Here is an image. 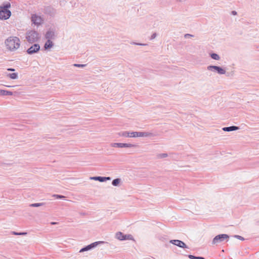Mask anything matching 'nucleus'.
I'll list each match as a JSON object with an SVG mask.
<instances>
[{"mask_svg":"<svg viewBox=\"0 0 259 259\" xmlns=\"http://www.w3.org/2000/svg\"><path fill=\"white\" fill-rule=\"evenodd\" d=\"M7 49L10 51H15L20 46V40L16 36H10L5 41Z\"/></svg>","mask_w":259,"mask_h":259,"instance_id":"f257e3e1","label":"nucleus"},{"mask_svg":"<svg viewBox=\"0 0 259 259\" xmlns=\"http://www.w3.org/2000/svg\"><path fill=\"white\" fill-rule=\"evenodd\" d=\"M11 7L10 3L6 4L5 5L0 7V19L2 20H6L9 19L11 15V12L8 10Z\"/></svg>","mask_w":259,"mask_h":259,"instance_id":"f03ea898","label":"nucleus"},{"mask_svg":"<svg viewBox=\"0 0 259 259\" xmlns=\"http://www.w3.org/2000/svg\"><path fill=\"white\" fill-rule=\"evenodd\" d=\"M152 134L149 133L145 132H124L122 134V136L125 137L130 138H136V137H148L151 136Z\"/></svg>","mask_w":259,"mask_h":259,"instance_id":"7ed1b4c3","label":"nucleus"},{"mask_svg":"<svg viewBox=\"0 0 259 259\" xmlns=\"http://www.w3.org/2000/svg\"><path fill=\"white\" fill-rule=\"evenodd\" d=\"M229 236L227 234H221L216 236L212 240V244H216L223 242L224 240L228 239Z\"/></svg>","mask_w":259,"mask_h":259,"instance_id":"20e7f679","label":"nucleus"},{"mask_svg":"<svg viewBox=\"0 0 259 259\" xmlns=\"http://www.w3.org/2000/svg\"><path fill=\"white\" fill-rule=\"evenodd\" d=\"M26 38L30 42H35L38 39V34L35 31H30L28 33Z\"/></svg>","mask_w":259,"mask_h":259,"instance_id":"39448f33","label":"nucleus"},{"mask_svg":"<svg viewBox=\"0 0 259 259\" xmlns=\"http://www.w3.org/2000/svg\"><path fill=\"white\" fill-rule=\"evenodd\" d=\"M111 146L114 148H131L136 147V145L132 144L113 143L111 144Z\"/></svg>","mask_w":259,"mask_h":259,"instance_id":"423d86ee","label":"nucleus"},{"mask_svg":"<svg viewBox=\"0 0 259 259\" xmlns=\"http://www.w3.org/2000/svg\"><path fill=\"white\" fill-rule=\"evenodd\" d=\"M103 242H102V241H98V242H94V243H92V244L87 246L86 247L81 249L80 250L79 252H83V251H88L89 250H90L92 248L96 247L98 244H100V243H102Z\"/></svg>","mask_w":259,"mask_h":259,"instance_id":"0eeeda50","label":"nucleus"},{"mask_svg":"<svg viewBox=\"0 0 259 259\" xmlns=\"http://www.w3.org/2000/svg\"><path fill=\"white\" fill-rule=\"evenodd\" d=\"M31 20L33 23L36 25H39L42 22V19L40 16L36 15H33L31 17Z\"/></svg>","mask_w":259,"mask_h":259,"instance_id":"6e6552de","label":"nucleus"},{"mask_svg":"<svg viewBox=\"0 0 259 259\" xmlns=\"http://www.w3.org/2000/svg\"><path fill=\"white\" fill-rule=\"evenodd\" d=\"M170 242L175 245L181 248H187V246L184 242L179 240H171Z\"/></svg>","mask_w":259,"mask_h":259,"instance_id":"1a4fd4ad","label":"nucleus"},{"mask_svg":"<svg viewBox=\"0 0 259 259\" xmlns=\"http://www.w3.org/2000/svg\"><path fill=\"white\" fill-rule=\"evenodd\" d=\"M40 49L39 46L37 44H34L29 48L27 52L29 54H32L33 53L37 52Z\"/></svg>","mask_w":259,"mask_h":259,"instance_id":"9d476101","label":"nucleus"},{"mask_svg":"<svg viewBox=\"0 0 259 259\" xmlns=\"http://www.w3.org/2000/svg\"><path fill=\"white\" fill-rule=\"evenodd\" d=\"M208 68L209 69H210L211 68H213L219 74H224L225 73L226 71L225 70L220 67H218V66H210L208 67Z\"/></svg>","mask_w":259,"mask_h":259,"instance_id":"9b49d317","label":"nucleus"},{"mask_svg":"<svg viewBox=\"0 0 259 259\" xmlns=\"http://www.w3.org/2000/svg\"><path fill=\"white\" fill-rule=\"evenodd\" d=\"M116 237L120 240H125L127 238L126 236L124 235L123 233L120 232H117L116 234Z\"/></svg>","mask_w":259,"mask_h":259,"instance_id":"f8f14e48","label":"nucleus"},{"mask_svg":"<svg viewBox=\"0 0 259 259\" xmlns=\"http://www.w3.org/2000/svg\"><path fill=\"white\" fill-rule=\"evenodd\" d=\"M12 95L13 93L11 92L0 90V96H11Z\"/></svg>","mask_w":259,"mask_h":259,"instance_id":"ddd939ff","label":"nucleus"},{"mask_svg":"<svg viewBox=\"0 0 259 259\" xmlns=\"http://www.w3.org/2000/svg\"><path fill=\"white\" fill-rule=\"evenodd\" d=\"M238 128V127L237 126H230V127H224V128H223V130L225 131L230 132V131L236 130Z\"/></svg>","mask_w":259,"mask_h":259,"instance_id":"4468645a","label":"nucleus"},{"mask_svg":"<svg viewBox=\"0 0 259 259\" xmlns=\"http://www.w3.org/2000/svg\"><path fill=\"white\" fill-rule=\"evenodd\" d=\"M53 46V42L50 40H48L45 45V48L46 49H50Z\"/></svg>","mask_w":259,"mask_h":259,"instance_id":"2eb2a0df","label":"nucleus"},{"mask_svg":"<svg viewBox=\"0 0 259 259\" xmlns=\"http://www.w3.org/2000/svg\"><path fill=\"white\" fill-rule=\"evenodd\" d=\"M7 76L9 77L11 79H16L18 77L17 73H9L7 74Z\"/></svg>","mask_w":259,"mask_h":259,"instance_id":"dca6fc26","label":"nucleus"},{"mask_svg":"<svg viewBox=\"0 0 259 259\" xmlns=\"http://www.w3.org/2000/svg\"><path fill=\"white\" fill-rule=\"evenodd\" d=\"M99 181L100 182H104L106 180H110L111 179L110 177H99Z\"/></svg>","mask_w":259,"mask_h":259,"instance_id":"f3484780","label":"nucleus"},{"mask_svg":"<svg viewBox=\"0 0 259 259\" xmlns=\"http://www.w3.org/2000/svg\"><path fill=\"white\" fill-rule=\"evenodd\" d=\"M211 57L212 59H214V60H218L220 59V57L219 56V55L217 54H212L211 55Z\"/></svg>","mask_w":259,"mask_h":259,"instance_id":"a211bd4d","label":"nucleus"},{"mask_svg":"<svg viewBox=\"0 0 259 259\" xmlns=\"http://www.w3.org/2000/svg\"><path fill=\"white\" fill-rule=\"evenodd\" d=\"M119 182H120L119 179H116L112 181V185L114 186H117L119 184Z\"/></svg>","mask_w":259,"mask_h":259,"instance_id":"6ab92c4d","label":"nucleus"},{"mask_svg":"<svg viewBox=\"0 0 259 259\" xmlns=\"http://www.w3.org/2000/svg\"><path fill=\"white\" fill-rule=\"evenodd\" d=\"M53 35L54 34L51 32H48L47 33L46 36L47 38H51Z\"/></svg>","mask_w":259,"mask_h":259,"instance_id":"aec40b11","label":"nucleus"},{"mask_svg":"<svg viewBox=\"0 0 259 259\" xmlns=\"http://www.w3.org/2000/svg\"><path fill=\"white\" fill-rule=\"evenodd\" d=\"M40 205H41L40 203H33V204H31V206H33V207H37V206H39Z\"/></svg>","mask_w":259,"mask_h":259,"instance_id":"412c9836","label":"nucleus"},{"mask_svg":"<svg viewBox=\"0 0 259 259\" xmlns=\"http://www.w3.org/2000/svg\"><path fill=\"white\" fill-rule=\"evenodd\" d=\"M54 196L55 197H56V198H62L65 197L64 196L59 195H55Z\"/></svg>","mask_w":259,"mask_h":259,"instance_id":"4be33fe9","label":"nucleus"},{"mask_svg":"<svg viewBox=\"0 0 259 259\" xmlns=\"http://www.w3.org/2000/svg\"><path fill=\"white\" fill-rule=\"evenodd\" d=\"M13 233L14 235H25V234H26V233H18L15 232H14Z\"/></svg>","mask_w":259,"mask_h":259,"instance_id":"5701e85b","label":"nucleus"},{"mask_svg":"<svg viewBox=\"0 0 259 259\" xmlns=\"http://www.w3.org/2000/svg\"><path fill=\"white\" fill-rule=\"evenodd\" d=\"M91 179L94 180H99V177H91Z\"/></svg>","mask_w":259,"mask_h":259,"instance_id":"b1692460","label":"nucleus"},{"mask_svg":"<svg viewBox=\"0 0 259 259\" xmlns=\"http://www.w3.org/2000/svg\"><path fill=\"white\" fill-rule=\"evenodd\" d=\"M189 257L190 258H191V259H196V258H197V257L194 256H193V255H189Z\"/></svg>","mask_w":259,"mask_h":259,"instance_id":"393cba45","label":"nucleus"},{"mask_svg":"<svg viewBox=\"0 0 259 259\" xmlns=\"http://www.w3.org/2000/svg\"><path fill=\"white\" fill-rule=\"evenodd\" d=\"M74 66H77V67H83V66H84L85 65H84L75 64H74Z\"/></svg>","mask_w":259,"mask_h":259,"instance_id":"a878e982","label":"nucleus"},{"mask_svg":"<svg viewBox=\"0 0 259 259\" xmlns=\"http://www.w3.org/2000/svg\"><path fill=\"white\" fill-rule=\"evenodd\" d=\"M232 13L234 15H236L237 14V12L236 11H232Z\"/></svg>","mask_w":259,"mask_h":259,"instance_id":"bb28decb","label":"nucleus"},{"mask_svg":"<svg viewBox=\"0 0 259 259\" xmlns=\"http://www.w3.org/2000/svg\"><path fill=\"white\" fill-rule=\"evenodd\" d=\"M8 70L13 71L15 70V69H12V68H8Z\"/></svg>","mask_w":259,"mask_h":259,"instance_id":"cd10ccee","label":"nucleus"},{"mask_svg":"<svg viewBox=\"0 0 259 259\" xmlns=\"http://www.w3.org/2000/svg\"><path fill=\"white\" fill-rule=\"evenodd\" d=\"M196 259H205V258L202 257H197Z\"/></svg>","mask_w":259,"mask_h":259,"instance_id":"c85d7f7f","label":"nucleus"},{"mask_svg":"<svg viewBox=\"0 0 259 259\" xmlns=\"http://www.w3.org/2000/svg\"><path fill=\"white\" fill-rule=\"evenodd\" d=\"M187 36H191L190 34H186L185 35V37H187Z\"/></svg>","mask_w":259,"mask_h":259,"instance_id":"c756f323","label":"nucleus"},{"mask_svg":"<svg viewBox=\"0 0 259 259\" xmlns=\"http://www.w3.org/2000/svg\"><path fill=\"white\" fill-rule=\"evenodd\" d=\"M7 87H11V86L6 85Z\"/></svg>","mask_w":259,"mask_h":259,"instance_id":"7c9ffc66","label":"nucleus"}]
</instances>
